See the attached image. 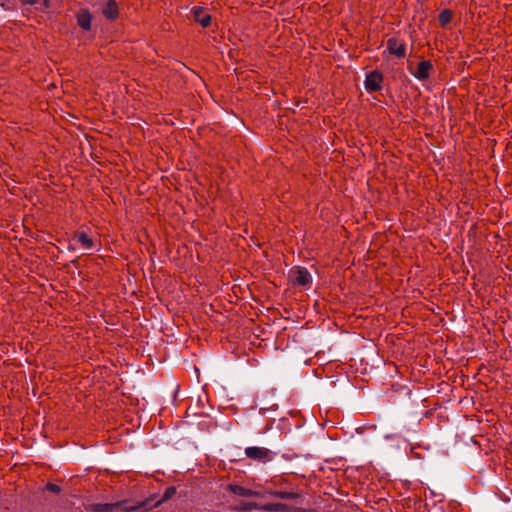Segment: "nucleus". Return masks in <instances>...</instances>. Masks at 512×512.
I'll list each match as a JSON object with an SVG mask.
<instances>
[{"label": "nucleus", "instance_id": "f257e3e1", "mask_svg": "<svg viewBox=\"0 0 512 512\" xmlns=\"http://www.w3.org/2000/svg\"><path fill=\"white\" fill-rule=\"evenodd\" d=\"M289 280L293 285L308 287L312 282V276L305 267H294L288 273Z\"/></svg>", "mask_w": 512, "mask_h": 512}, {"label": "nucleus", "instance_id": "f03ea898", "mask_svg": "<svg viewBox=\"0 0 512 512\" xmlns=\"http://www.w3.org/2000/svg\"><path fill=\"white\" fill-rule=\"evenodd\" d=\"M245 455L260 463H267L273 459L275 454L265 447L251 446L245 449Z\"/></svg>", "mask_w": 512, "mask_h": 512}, {"label": "nucleus", "instance_id": "7ed1b4c3", "mask_svg": "<svg viewBox=\"0 0 512 512\" xmlns=\"http://www.w3.org/2000/svg\"><path fill=\"white\" fill-rule=\"evenodd\" d=\"M383 81V76L378 71H372L366 74V78L364 81L365 89L368 92H375L381 89V83Z\"/></svg>", "mask_w": 512, "mask_h": 512}, {"label": "nucleus", "instance_id": "20e7f679", "mask_svg": "<svg viewBox=\"0 0 512 512\" xmlns=\"http://www.w3.org/2000/svg\"><path fill=\"white\" fill-rule=\"evenodd\" d=\"M261 510L268 512H305L303 509H292L284 503H268L261 506Z\"/></svg>", "mask_w": 512, "mask_h": 512}, {"label": "nucleus", "instance_id": "39448f33", "mask_svg": "<svg viewBox=\"0 0 512 512\" xmlns=\"http://www.w3.org/2000/svg\"><path fill=\"white\" fill-rule=\"evenodd\" d=\"M432 64L430 61H421L418 64V68L416 71L411 70V74L415 76L419 80H425L429 77V72L432 69Z\"/></svg>", "mask_w": 512, "mask_h": 512}, {"label": "nucleus", "instance_id": "423d86ee", "mask_svg": "<svg viewBox=\"0 0 512 512\" xmlns=\"http://www.w3.org/2000/svg\"><path fill=\"white\" fill-rule=\"evenodd\" d=\"M191 12L194 16V19L203 27H208L210 25L211 16L206 13L202 7H193Z\"/></svg>", "mask_w": 512, "mask_h": 512}, {"label": "nucleus", "instance_id": "0eeeda50", "mask_svg": "<svg viewBox=\"0 0 512 512\" xmlns=\"http://www.w3.org/2000/svg\"><path fill=\"white\" fill-rule=\"evenodd\" d=\"M102 13L109 20L116 19L118 16L117 3L114 0H107L103 4Z\"/></svg>", "mask_w": 512, "mask_h": 512}, {"label": "nucleus", "instance_id": "6e6552de", "mask_svg": "<svg viewBox=\"0 0 512 512\" xmlns=\"http://www.w3.org/2000/svg\"><path fill=\"white\" fill-rule=\"evenodd\" d=\"M230 490L237 496L241 497H260L261 494L257 491L247 489L239 485H231Z\"/></svg>", "mask_w": 512, "mask_h": 512}, {"label": "nucleus", "instance_id": "1a4fd4ad", "mask_svg": "<svg viewBox=\"0 0 512 512\" xmlns=\"http://www.w3.org/2000/svg\"><path fill=\"white\" fill-rule=\"evenodd\" d=\"M118 505L115 503H94L89 506V510L93 512H115L118 510Z\"/></svg>", "mask_w": 512, "mask_h": 512}, {"label": "nucleus", "instance_id": "9d476101", "mask_svg": "<svg viewBox=\"0 0 512 512\" xmlns=\"http://www.w3.org/2000/svg\"><path fill=\"white\" fill-rule=\"evenodd\" d=\"M388 48L390 52L397 57L401 58L405 56V46L404 44H399L395 39L388 40Z\"/></svg>", "mask_w": 512, "mask_h": 512}, {"label": "nucleus", "instance_id": "9b49d317", "mask_svg": "<svg viewBox=\"0 0 512 512\" xmlns=\"http://www.w3.org/2000/svg\"><path fill=\"white\" fill-rule=\"evenodd\" d=\"M115 504H119L118 505V509H120V510H122L124 512H132V511H135L137 509L143 508L146 505L145 502H139L136 505H129L127 501L116 502Z\"/></svg>", "mask_w": 512, "mask_h": 512}, {"label": "nucleus", "instance_id": "f8f14e48", "mask_svg": "<svg viewBox=\"0 0 512 512\" xmlns=\"http://www.w3.org/2000/svg\"><path fill=\"white\" fill-rule=\"evenodd\" d=\"M78 24L85 30L91 27V15L88 12H83L78 15Z\"/></svg>", "mask_w": 512, "mask_h": 512}, {"label": "nucleus", "instance_id": "ddd939ff", "mask_svg": "<svg viewBox=\"0 0 512 512\" xmlns=\"http://www.w3.org/2000/svg\"><path fill=\"white\" fill-rule=\"evenodd\" d=\"M76 240L85 249H92V247H93V241L91 238L88 237V235L86 233H79L76 236Z\"/></svg>", "mask_w": 512, "mask_h": 512}, {"label": "nucleus", "instance_id": "4468645a", "mask_svg": "<svg viewBox=\"0 0 512 512\" xmlns=\"http://www.w3.org/2000/svg\"><path fill=\"white\" fill-rule=\"evenodd\" d=\"M272 495H274L277 498L280 499H294L298 496L295 492H286V491H276L272 492Z\"/></svg>", "mask_w": 512, "mask_h": 512}, {"label": "nucleus", "instance_id": "2eb2a0df", "mask_svg": "<svg viewBox=\"0 0 512 512\" xmlns=\"http://www.w3.org/2000/svg\"><path fill=\"white\" fill-rule=\"evenodd\" d=\"M176 492V489L174 487H169L165 490L162 498L155 504V506H158L159 504H161L162 502L170 499Z\"/></svg>", "mask_w": 512, "mask_h": 512}, {"label": "nucleus", "instance_id": "dca6fc26", "mask_svg": "<svg viewBox=\"0 0 512 512\" xmlns=\"http://www.w3.org/2000/svg\"><path fill=\"white\" fill-rule=\"evenodd\" d=\"M452 15L448 10H444L439 14V21L442 25H446L451 21Z\"/></svg>", "mask_w": 512, "mask_h": 512}, {"label": "nucleus", "instance_id": "f3484780", "mask_svg": "<svg viewBox=\"0 0 512 512\" xmlns=\"http://www.w3.org/2000/svg\"><path fill=\"white\" fill-rule=\"evenodd\" d=\"M240 511H251L253 509H261L256 503H244L238 507Z\"/></svg>", "mask_w": 512, "mask_h": 512}, {"label": "nucleus", "instance_id": "a211bd4d", "mask_svg": "<svg viewBox=\"0 0 512 512\" xmlns=\"http://www.w3.org/2000/svg\"><path fill=\"white\" fill-rule=\"evenodd\" d=\"M46 490L53 492V493H59L61 491V488H60V486H58L56 484L48 483L46 485Z\"/></svg>", "mask_w": 512, "mask_h": 512}, {"label": "nucleus", "instance_id": "6ab92c4d", "mask_svg": "<svg viewBox=\"0 0 512 512\" xmlns=\"http://www.w3.org/2000/svg\"><path fill=\"white\" fill-rule=\"evenodd\" d=\"M24 2L30 5H34L38 2V0H24Z\"/></svg>", "mask_w": 512, "mask_h": 512}, {"label": "nucleus", "instance_id": "aec40b11", "mask_svg": "<svg viewBox=\"0 0 512 512\" xmlns=\"http://www.w3.org/2000/svg\"><path fill=\"white\" fill-rule=\"evenodd\" d=\"M108 323L114 326L117 322H108Z\"/></svg>", "mask_w": 512, "mask_h": 512}]
</instances>
